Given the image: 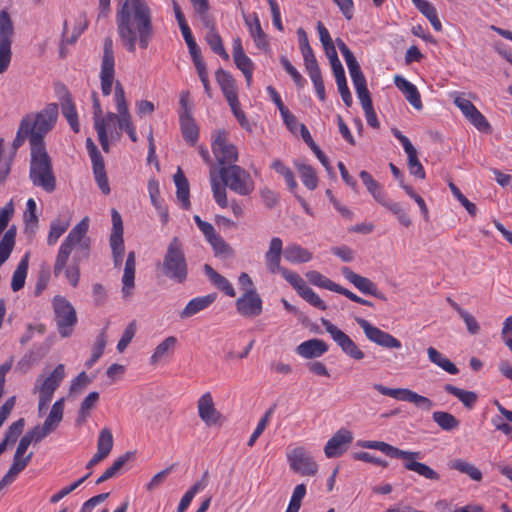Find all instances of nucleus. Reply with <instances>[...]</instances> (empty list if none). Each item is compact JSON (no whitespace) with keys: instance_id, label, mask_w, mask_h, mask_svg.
Here are the masks:
<instances>
[{"instance_id":"obj_49","label":"nucleus","mask_w":512,"mask_h":512,"mask_svg":"<svg viewBox=\"0 0 512 512\" xmlns=\"http://www.w3.org/2000/svg\"><path fill=\"white\" fill-rule=\"evenodd\" d=\"M451 468L458 470L461 473L467 474L471 479L475 481H480L482 479L481 471L474 466L472 463L455 459L450 464Z\"/></svg>"},{"instance_id":"obj_57","label":"nucleus","mask_w":512,"mask_h":512,"mask_svg":"<svg viewBox=\"0 0 512 512\" xmlns=\"http://www.w3.org/2000/svg\"><path fill=\"white\" fill-rule=\"evenodd\" d=\"M234 62L239 70L243 73L248 86L252 83L254 64L252 60L246 55L234 57Z\"/></svg>"},{"instance_id":"obj_2","label":"nucleus","mask_w":512,"mask_h":512,"mask_svg":"<svg viewBox=\"0 0 512 512\" xmlns=\"http://www.w3.org/2000/svg\"><path fill=\"white\" fill-rule=\"evenodd\" d=\"M99 78L104 96L110 95L114 90V102L117 110V113L108 112L104 115L97 95L92 94L94 128L102 149L108 152L109 142L119 140L121 137V108L119 105L122 102L127 103L122 84L115 80L114 44L110 37L104 39Z\"/></svg>"},{"instance_id":"obj_31","label":"nucleus","mask_w":512,"mask_h":512,"mask_svg":"<svg viewBox=\"0 0 512 512\" xmlns=\"http://www.w3.org/2000/svg\"><path fill=\"white\" fill-rule=\"evenodd\" d=\"M219 176L216 174V171L214 168L210 170V184H211V190L213 193V198L215 202L222 208L228 207V200H227V192L226 187L223 184H221L219 180Z\"/></svg>"},{"instance_id":"obj_39","label":"nucleus","mask_w":512,"mask_h":512,"mask_svg":"<svg viewBox=\"0 0 512 512\" xmlns=\"http://www.w3.org/2000/svg\"><path fill=\"white\" fill-rule=\"evenodd\" d=\"M392 133L395 136V138L399 140L405 153L407 154L408 167L410 168L420 164V161L418 160L417 150L412 145L411 141L397 129H393Z\"/></svg>"},{"instance_id":"obj_53","label":"nucleus","mask_w":512,"mask_h":512,"mask_svg":"<svg viewBox=\"0 0 512 512\" xmlns=\"http://www.w3.org/2000/svg\"><path fill=\"white\" fill-rule=\"evenodd\" d=\"M432 417L443 430L451 431L459 426V420L448 412L437 411Z\"/></svg>"},{"instance_id":"obj_10","label":"nucleus","mask_w":512,"mask_h":512,"mask_svg":"<svg viewBox=\"0 0 512 512\" xmlns=\"http://www.w3.org/2000/svg\"><path fill=\"white\" fill-rule=\"evenodd\" d=\"M55 321L62 337H68L77 322V315L72 304L63 296H55L52 301Z\"/></svg>"},{"instance_id":"obj_58","label":"nucleus","mask_w":512,"mask_h":512,"mask_svg":"<svg viewBox=\"0 0 512 512\" xmlns=\"http://www.w3.org/2000/svg\"><path fill=\"white\" fill-rule=\"evenodd\" d=\"M390 457L402 459L404 467L407 470L413 471L412 467H415L414 465H417L418 462L416 461V459L420 457V454L418 452L404 451L394 447Z\"/></svg>"},{"instance_id":"obj_44","label":"nucleus","mask_w":512,"mask_h":512,"mask_svg":"<svg viewBox=\"0 0 512 512\" xmlns=\"http://www.w3.org/2000/svg\"><path fill=\"white\" fill-rule=\"evenodd\" d=\"M445 391L458 398L467 408H472L477 401V394L475 392L466 391L451 384L445 386Z\"/></svg>"},{"instance_id":"obj_13","label":"nucleus","mask_w":512,"mask_h":512,"mask_svg":"<svg viewBox=\"0 0 512 512\" xmlns=\"http://www.w3.org/2000/svg\"><path fill=\"white\" fill-rule=\"evenodd\" d=\"M321 323L333 341L340 347L342 352L354 360H362L365 353L358 347L352 338L329 320L322 319Z\"/></svg>"},{"instance_id":"obj_34","label":"nucleus","mask_w":512,"mask_h":512,"mask_svg":"<svg viewBox=\"0 0 512 512\" xmlns=\"http://www.w3.org/2000/svg\"><path fill=\"white\" fill-rule=\"evenodd\" d=\"M359 176L374 200L379 204L384 203V199L387 197V194L383 190L382 186L375 181L367 171H361Z\"/></svg>"},{"instance_id":"obj_35","label":"nucleus","mask_w":512,"mask_h":512,"mask_svg":"<svg viewBox=\"0 0 512 512\" xmlns=\"http://www.w3.org/2000/svg\"><path fill=\"white\" fill-rule=\"evenodd\" d=\"M28 265H29V253H26L22 259L20 260L17 268L15 269L12 280H11V288L14 292L21 290L25 285V280L28 273Z\"/></svg>"},{"instance_id":"obj_62","label":"nucleus","mask_w":512,"mask_h":512,"mask_svg":"<svg viewBox=\"0 0 512 512\" xmlns=\"http://www.w3.org/2000/svg\"><path fill=\"white\" fill-rule=\"evenodd\" d=\"M300 51L303 56L304 66L307 74L312 75L314 73L321 72L311 46L300 49Z\"/></svg>"},{"instance_id":"obj_18","label":"nucleus","mask_w":512,"mask_h":512,"mask_svg":"<svg viewBox=\"0 0 512 512\" xmlns=\"http://www.w3.org/2000/svg\"><path fill=\"white\" fill-rule=\"evenodd\" d=\"M236 309L244 317H257L262 313V299L255 289L247 290L237 299Z\"/></svg>"},{"instance_id":"obj_14","label":"nucleus","mask_w":512,"mask_h":512,"mask_svg":"<svg viewBox=\"0 0 512 512\" xmlns=\"http://www.w3.org/2000/svg\"><path fill=\"white\" fill-rule=\"evenodd\" d=\"M321 323L333 341L340 347L342 352L354 360H362L365 353L358 347L352 338L329 320L322 319Z\"/></svg>"},{"instance_id":"obj_11","label":"nucleus","mask_w":512,"mask_h":512,"mask_svg":"<svg viewBox=\"0 0 512 512\" xmlns=\"http://www.w3.org/2000/svg\"><path fill=\"white\" fill-rule=\"evenodd\" d=\"M211 147L216 160L222 166L235 163L238 160V150L229 141L228 132L224 129L213 132Z\"/></svg>"},{"instance_id":"obj_37","label":"nucleus","mask_w":512,"mask_h":512,"mask_svg":"<svg viewBox=\"0 0 512 512\" xmlns=\"http://www.w3.org/2000/svg\"><path fill=\"white\" fill-rule=\"evenodd\" d=\"M69 226V217H59L53 220L50 224V229L47 237V244L49 246L55 245L59 238L67 231Z\"/></svg>"},{"instance_id":"obj_60","label":"nucleus","mask_w":512,"mask_h":512,"mask_svg":"<svg viewBox=\"0 0 512 512\" xmlns=\"http://www.w3.org/2000/svg\"><path fill=\"white\" fill-rule=\"evenodd\" d=\"M353 85L357 94V97L362 105V108H369L372 105V100L370 97V93L366 86V79H360L353 81Z\"/></svg>"},{"instance_id":"obj_33","label":"nucleus","mask_w":512,"mask_h":512,"mask_svg":"<svg viewBox=\"0 0 512 512\" xmlns=\"http://www.w3.org/2000/svg\"><path fill=\"white\" fill-rule=\"evenodd\" d=\"M427 355L430 362L443 369L447 373L451 375H456L459 373V369L456 367V365L434 347H429L427 349Z\"/></svg>"},{"instance_id":"obj_43","label":"nucleus","mask_w":512,"mask_h":512,"mask_svg":"<svg viewBox=\"0 0 512 512\" xmlns=\"http://www.w3.org/2000/svg\"><path fill=\"white\" fill-rule=\"evenodd\" d=\"M99 401L98 392H90L85 399L81 402L80 409L78 412L77 423L83 424L86 422L90 415L91 410L96 406Z\"/></svg>"},{"instance_id":"obj_45","label":"nucleus","mask_w":512,"mask_h":512,"mask_svg":"<svg viewBox=\"0 0 512 512\" xmlns=\"http://www.w3.org/2000/svg\"><path fill=\"white\" fill-rule=\"evenodd\" d=\"M121 108V119H120V129L122 131H126L129 138L133 141H137V134L135 127L132 122V117L128 109V103H123L119 105Z\"/></svg>"},{"instance_id":"obj_46","label":"nucleus","mask_w":512,"mask_h":512,"mask_svg":"<svg viewBox=\"0 0 512 512\" xmlns=\"http://www.w3.org/2000/svg\"><path fill=\"white\" fill-rule=\"evenodd\" d=\"M380 205L388 209L391 213H393L397 217L401 225L405 227H409L411 225V218L399 203L391 201L387 196L384 199V203H380Z\"/></svg>"},{"instance_id":"obj_51","label":"nucleus","mask_w":512,"mask_h":512,"mask_svg":"<svg viewBox=\"0 0 512 512\" xmlns=\"http://www.w3.org/2000/svg\"><path fill=\"white\" fill-rule=\"evenodd\" d=\"M206 40L214 53L220 55L225 60L229 59V55L224 49L222 39L213 26L210 27L206 35Z\"/></svg>"},{"instance_id":"obj_15","label":"nucleus","mask_w":512,"mask_h":512,"mask_svg":"<svg viewBox=\"0 0 512 512\" xmlns=\"http://www.w3.org/2000/svg\"><path fill=\"white\" fill-rule=\"evenodd\" d=\"M356 322L363 329L369 341L387 349L401 348V342L393 335L379 329L363 318H356Z\"/></svg>"},{"instance_id":"obj_3","label":"nucleus","mask_w":512,"mask_h":512,"mask_svg":"<svg viewBox=\"0 0 512 512\" xmlns=\"http://www.w3.org/2000/svg\"><path fill=\"white\" fill-rule=\"evenodd\" d=\"M115 21L120 43L127 52L149 47L155 29L153 12L146 0H124L117 8Z\"/></svg>"},{"instance_id":"obj_63","label":"nucleus","mask_w":512,"mask_h":512,"mask_svg":"<svg viewBox=\"0 0 512 512\" xmlns=\"http://www.w3.org/2000/svg\"><path fill=\"white\" fill-rule=\"evenodd\" d=\"M298 294L315 308L320 310L326 309L325 302L307 284L298 292Z\"/></svg>"},{"instance_id":"obj_29","label":"nucleus","mask_w":512,"mask_h":512,"mask_svg":"<svg viewBox=\"0 0 512 512\" xmlns=\"http://www.w3.org/2000/svg\"><path fill=\"white\" fill-rule=\"evenodd\" d=\"M179 118L184 139L190 145H195L199 137V130L191 113H180Z\"/></svg>"},{"instance_id":"obj_4","label":"nucleus","mask_w":512,"mask_h":512,"mask_svg":"<svg viewBox=\"0 0 512 512\" xmlns=\"http://www.w3.org/2000/svg\"><path fill=\"white\" fill-rule=\"evenodd\" d=\"M89 217H84L73 227L61 243L53 266L56 277L63 275L69 285L77 287L80 281L81 260L89 257L91 239L87 236Z\"/></svg>"},{"instance_id":"obj_56","label":"nucleus","mask_w":512,"mask_h":512,"mask_svg":"<svg viewBox=\"0 0 512 512\" xmlns=\"http://www.w3.org/2000/svg\"><path fill=\"white\" fill-rule=\"evenodd\" d=\"M448 302L458 312L460 317L463 319V321L466 324L467 330L471 334H477L480 330V327H479L477 320L474 318V316L469 314L467 311L463 310L456 302H454L450 298H448Z\"/></svg>"},{"instance_id":"obj_21","label":"nucleus","mask_w":512,"mask_h":512,"mask_svg":"<svg viewBox=\"0 0 512 512\" xmlns=\"http://www.w3.org/2000/svg\"><path fill=\"white\" fill-rule=\"evenodd\" d=\"M197 407L199 417L207 426H212L219 422L221 415L214 406L210 392L204 393L199 398Z\"/></svg>"},{"instance_id":"obj_48","label":"nucleus","mask_w":512,"mask_h":512,"mask_svg":"<svg viewBox=\"0 0 512 512\" xmlns=\"http://www.w3.org/2000/svg\"><path fill=\"white\" fill-rule=\"evenodd\" d=\"M306 277L309 282L315 286L320 288H324L333 292L339 291L340 285L328 279L326 276L322 275L317 271H309L306 273Z\"/></svg>"},{"instance_id":"obj_30","label":"nucleus","mask_w":512,"mask_h":512,"mask_svg":"<svg viewBox=\"0 0 512 512\" xmlns=\"http://www.w3.org/2000/svg\"><path fill=\"white\" fill-rule=\"evenodd\" d=\"M174 183L177 188V200L181 204L182 208L188 209L190 207L189 183L180 168H178L177 172L174 175Z\"/></svg>"},{"instance_id":"obj_25","label":"nucleus","mask_w":512,"mask_h":512,"mask_svg":"<svg viewBox=\"0 0 512 512\" xmlns=\"http://www.w3.org/2000/svg\"><path fill=\"white\" fill-rule=\"evenodd\" d=\"M327 351L328 345L318 338L304 341L296 347V353L305 359L321 357Z\"/></svg>"},{"instance_id":"obj_20","label":"nucleus","mask_w":512,"mask_h":512,"mask_svg":"<svg viewBox=\"0 0 512 512\" xmlns=\"http://www.w3.org/2000/svg\"><path fill=\"white\" fill-rule=\"evenodd\" d=\"M341 272L345 279L353 284L360 292L380 299L384 298L383 294L379 292L376 284L370 279L355 273L349 267H343Z\"/></svg>"},{"instance_id":"obj_61","label":"nucleus","mask_w":512,"mask_h":512,"mask_svg":"<svg viewBox=\"0 0 512 512\" xmlns=\"http://www.w3.org/2000/svg\"><path fill=\"white\" fill-rule=\"evenodd\" d=\"M300 51L303 56L304 66L307 74L312 75L314 73L321 72L311 46L300 49Z\"/></svg>"},{"instance_id":"obj_27","label":"nucleus","mask_w":512,"mask_h":512,"mask_svg":"<svg viewBox=\"0 0 512 512\" xmlns=\"http://www.w3.org/2000/svg\"><path fill=\"white\" fill-rule=\"evenodd\" d=\"M216 299L215 294H209L201 297H196L190 300L185 308L181 311L180 317L182 319H187L195 314L203 311L208 306H210Z\"/></svg>"},{"instance_id":"obj_38","label":"nucleus","mask_w":512,"mask_h":512,"mask_svg":"<svg viewBox=\"0 0 512 512\" xmlns=\"http://www.w3.org/2000/svg\"><path fill=\"white\" fill-rule=\"evenodd\" d=\"M15 238H16V228L11 227L5 231L1 241H0V267L8 260L10 257L14 246H15Z\"/></svg>"},{"instance_id":"obj_47","label":"nucleus","mask_w":512,"mask_h":512,"mask_svg":"<svg viewBox=\"0 0 512 512\" xmlns=\"http://www.w3.org/2000/svg\"><path fill=\"white\" fill-rule=\"evenodd\" d=\"M113 435L109 428H103L98 436L97 452L103 457H107L113 448Z\"/></svg>"},{"instance_id":"obj_64","label":"nucleus","mask_w":512,"mask_h":512,"mask_svg":"<svg viewBox=\"0 0 512 512\" xmlns=\"http://www.w3.org/2000/svg\"><path fill=\"white\" fill-rule=\"evenodd\" d=\"M305 495L306 486L304 484H298L293 490L289 505L285 512H298Z\"/></svg>"},{"instance_id":"obj_1","label":"nucleus","mask_w":512,"mask_h":512,"mask_svg":"<svg viewBox=\"0 0 512 512\" xmlns=\"http://www.w3.org/2000/svg\"><path fill=\"white\" fill-rule=\"evenodd\" d=\"M58 119V106L55 103L46 105L38 112L26 114L20 121L12 146L20 148L26 140L30 143L29 179L36 187L47 193L56 189V177L53 172L52 160L46 150L44 137L55 126Z\"/></svg>"},{"instance_id":"obj_41","label":"nucleus","mask_w":512,"mask_h":512,"mask_svg":"<svg viewBox=\"0 0 512 512\" xmlns=\"http://www.w3.org/2000/svg\"><path fill=\"white\" fill-rule=\"evenodd\" d=\"M373 388L384 396L392 397L396 400L410 402L413 395L412 390L406 388H389L382 384H374Z\"/></svg>"},{"instance_id":"obj_36","label":"nucleus","mask_w":512,"mask_h":512,"mask_svg":"<svg viewBox=\"0 0 512 512\" xmlns=\"http://www.w3.org/2000/svg\"><path fill=\"white\" fill-rule=\"evenodd\" d=\"M177 345V338L175 336H169L167 338H165L162 342H160L151 358H150V362L152 364H156L158 362H160L162 359L166 358L167 356H169L170 354L173 353L175 347Z\"/></svg>"},{"instance_id":"obj_17","label":"nucleus","mask_w":512,"mask_h":512,"mask_svg":"<svg viewBox=\"0 0 512 512\" xmlns=\"http://www.w3.org/2000/svg\"><path fill=\"white\" fill-rule=\"evenodd\" d=\"M65 377V367L63 364H59L45 378H38L35 383V391L39 393V396L52 400L55 390L59 387L60 383Z\"/></svg>"},{"instance_id":"obj_42","label":"nucleus","mask_w":512,"mask_h":512,"mask_svg":"<svg viewBox=\"0 0 512 512\" xmlns=\"http://www.w3.org/2000/svg\"><path fill=\"white\" fill-rule=\"evenodd\" d=\"M132 458L131 452H126L125 454L118 457L113 464L107 468L104 473L97 479L96 484H101L107 481L110 478L116 476L122 467Z\"/></svg>"},{"instance_id":"obj_6","label":"nucleus","mask_w":512,"mask_h":512,"mask_svg":"<svg viewBox=\"0 0 512 512\" xmlns=\"http://www.w3.org/2000/svg\"><path fill=\"white\" fill-rule=\"evenodd\" d=\"M161 269L163 274L174 282L183 283L187 279V262L179 238L174 237L169 242L161 263Z\"/></svg>"},{"instance_id":"obj_16","label":"nucleus","mask_w":512,"mask_h":512,"mask_svg":"<svg viewBox=\"0 0 512 512\" xmlns=\"http://www.w3.org/2000/svg\"><path fill=\"white\" fill-rule=\"evenodd\" d=\"M453 102L476 129L481 132L490 131V124L487 119L470 100L464 98L459 93H454Z\"/></svg>"},{"instance_id":"obj_7","label":"nucleus","mask_w":512,"mask_h":512,"mask_svg":"<svg viewBox=\"0 0 512 512\" xmlns=\"http://www.w3.org/2000/svg\"><path fill=\"white\" fill-rule=\"evenodd\" d=\"M218 174L224 185L240 196H248L255 189L252 176L239 165L222 166Z\"/></svg>"},{"instance_id":"obj_12","label":"nucleus","mask_w":512,"mask_h":512,"mask_svg":"<svg viewBox=\"0 0 512 512\" xmlns=\"http://www.w3.org/2000/svg\"><path fill=\"white\" fill-rule=\"evenodd\" d=\"M14 35L13 22L9 13L0 12V74L5 72L11 62V44Z\"/></svg>"},{"instance_id":"obj_59","label":"nucleus","mask_w":512,"mask_h":512,"mask_svg":"<svg viewBox=\"0 0 512 512\" xmlns=\"http://www.w3.org/2000/svg\"><path fill=\"white\" fill-rule=\"evenodd\" d=\"M92 167L95 181L98 187L105 195H108L110 193V186L108 183L104 162L95 163V165H92Z\"/></svg>"},{"instance_id":"obj_24","label":"nucleus","mask_w":512,"mask_h":512,"mask_svg":"<svg viewBox=\"0 0 512 512\" xmlns=\"http://www.w3.org/2000/svg\"><path fill=\"white\" fill-rule=\"evenodd\" d=\"M395 86L403 93L406 100L417 110L423 108L420 93L417 87L400 75L394 76Z\"/></svg>"},{"instance_id":"obj_23","label":"nucleus","mask_w":512,"mask_h":512,"mask_svg":"<svg viewBox=\"0 0 512 512\" xmlns=\"http://www.w3.org/2000/svg\"><path fill=\"white\" fill-rule=\"evenodd\" d=\"M283 252L282 240L279 237H273L269 242L268 250L264 256L266 267L272 274L282 271L283 267L280 265V262Z\"/></svg>"},{"instance_id":"obj_9","label":"nucleus","mask_w":512,"mask_h":512,"mask_svg":"<svg viewBox=\"0 0 512 512\" xmlns=\"http://www.w3.org/2000/svg\"><path fill=\"white\" fill-rule=\"evenodd\" d=\"M290 469L301 476H314L318 472V464L311 453L303 446L288 448L286 452Z\"/></svg>"},{"instance_id":"obj_32","label":"nucleus","mask_w":512,"mask_h":512,"mask_svg":"<svg viewBox=\"0 0 512 512\" xmlns=\"http://www.w3.org/2000/svg\"><path fill=\"white\" fill-rule=\"evenodd\" d=\"M205 274L208 276L210 281L221 291H223L229 297L236 295L235 289L232 284L218 272H216L210 265H204Z\"/></svg>"},{"instance_id":"obj_22","label":"nucleus","mask_w":512,"mask_h":512,"mask_svg":"<svg viewBox=\"0 0 512 512\" xmlns=\"http://www.w3.org/2000/svg\"><path fill=\"white\" fill-rule=\"evenodd\" d=\"M243 18L255 46L260 50L267 51L270 44L266 33L261 27L258 15L256 13L249 16L243 14Z\"/></svg>"},{"instance_id":"obj_8","label":"nucleus","mask_w":512,"mask_h":512,"mask_svg":"<svg viewBox=\"0 0 512 512\" xmlns=\"http://www.w3.org/2000/svg\"><path fill=\"white\" fill-rule=\"evenodd\" d=\"M216 79L239 124L243 128H248L249 122L244 112L240 109L235 80L224 70H218L216 72Z\"/></svg>"},{"instance_id":"obj_28","label":"nucleus","mask_w":512,"mask_h":512,"mask_svg":"<svg viewBox=\"0 0 512 512\" xmlns=\"http://www.w3.org/2000/svg\"><path fill=\"white\" fill-rule=\"evenodd\" d=\"M284 258L291 264L307 263L312 259V253L299 244H288L283 252Z\"/></svg>"},{"instance_id":"obj_19","label":"nucleus","mask_w":512,"mask_h":512,"mask_svg":"<svg viewBox=\"0 0 512 512\" xmlns=\"http://www.w3.org/2000/svg\"><path fill=\"white\" fill-rule=\"evenodd\" d=\"M353 441L352 433L347 429L338 430L326 443L324 453L327 458L341 456Z\"/></svg>"},{"instance_id":"obj_52","label":"nucleus","mask_w":512,"mask_h":512,"mask_svg":"<svg viewBox=\"0 0 512 512\" xmlns=\"http://www.w3.org/2000/svg\"><path fill=\"white\" fill-rule=\"evenodd\" d=\"M62 114L68 121L74 132H79L78 116L74 104L70 98H66L61 103Z\"/></svg>"},{"instance_id":"obj_40","label":"nucleus","mask_w":512,"mask_h":512,"mask_svg":"<svg viewBox=\"0 0 512 512\" xmlns=\"http://www.w3.org/2000/svg\"><path fill=\"white\" fill-rule=\"evenodd\" d=\"M300 178L303 184L309 189L314 190L318 185V178L315 170L308 164L295 162Z\"/></svg>"},{"instance_id":"obj_5","label":"nucleus","mask_w":512,"mask_h":512,"mask_svg":"<svg viewBox=\"0 0 512 512\" xmlns=\"http://www.w3.org/2000/svg\"><path fill=\"white\" fill-rule=\"evenodd\" d=\"M64 402V398L57 400L52 405L43 425L35 426L20 439L14 456L25 458L24 455L32 442H40L57 429L63 419Z\"/></svg>"},{"instance_id":"obj_54","label":"nucleus","mask_w":512,"mask_h":512,"mask_svg":"<svg viewBox=\"0 0 512 512\" xmlns=\"http://www.w3.org/2000/svg\"><path fill=\"white\" fill-rule=\"evenodd\" d=\"M208 242L212 246L215 256L222 258H230L233 256V249L230 247L229 244L225 242V240L219 234L214 236Z\"/></svg>"},{"instance_id":"obj_50","label":"nucleus","mask_w":512,"mask_h":512,"mask_svg":"<svg viewBox=\"0 0 512 512\" xmlns=\"http://www.w3.org/2000/svg\"><path fill=\"white\" fill-rule=\"evenodd\" d=\"M271 168L282 175L286 181L288 188L294 192L298 186L294 174L289 167H287L281 160L276 159L272 162Z\"/></svg>"},{"instance_id":"obj_26","label":"nucleus","mask_w":512,"mask_h":512,"mask_svg":"<svg viewBox=\"0 0 512 512\" xmlns=\"http://www.w3.org/2000/svg\"><path fill=\"white\" fill-rule=\"evenodd\" d=\"M135 253L130 252L126 259L124 273L122 276V295L124 298H129L133 294L134 280H135Z\"/></svg>"},{"instance_id":"obj_55","label":"nucleus","mask_w":512,"mask_h":512,"mask_svg":"<svg viewBox=\"0 0 512 512\" xmlns=\"http://www.w3.org/2000/svg\"><path fill=\"white\" fill-rule=\"evenodd\" d=\"M110 246L112 249L115 266L121 264L124 256V241L123 234L111 233L110 235Z\"/></svg>"}]
</instances>
